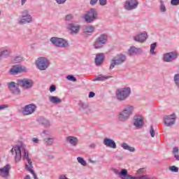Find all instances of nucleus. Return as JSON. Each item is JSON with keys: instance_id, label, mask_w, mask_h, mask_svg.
Wrapping results in <instances>:
<instances>
[{"instance_id": "29", "label": "nucleus", "mask_w": 179, "mask_h": 179, "mask_svg": "<svg viewBox=\"0 0 179 179\" xmlns=\"http://www.w3.org/2000/svg\"><path fill=\"white\" fill-rule=\"evenodd\" d=\"M113 78L111 76H103V75H99V76H96L94 80H92L93 82H104V80H107V79H110Z\"/></svg>"}, {"instance_id": "48", "label": "nucleus", "mask_w": 179, "mask_h": 179, "mask_svg": "<svg viewBox=\"0 0 179 179\" xmlns=\"http://www.w3.org/2000/svg\"><path fill=\"white\" fill-rule=\"evenodd\" d=\"M99 2L101 6H105V5H107V0H99Z\"/></svg>"}, {"instance_id": "56", "label": "nucleus", "mask_w": 179, "mask_h": 179, "mask_svg": "<svg viewBox=\"0 0 179 179\" xmlns=\"http://www.w3.org/2000/svg\"><path fill=\"white\" fill-rule=\"evenodd\" d=\"M32 142H34V143H38V142H40V140L37 138H33Z\"/></svg>"}, {"instance_id": "2", "label": "nucleus", "mask_w": 179, "mask_h": 179, "mask_svg": "<svg viewBox=\"0 0 179 179\" xmlns=\"http://www.w3.org/2000/svg\"><path fill=\"white\" fill-rule=\"evenodd\" d=\"M115 94L117 100L119 101H125L131 95V88L129 87L119 88L116 90Z\"/></svg>"}, {"instance_id": "38", "label": "nucleus", "mask_w": 179, "mask_h": 179, "mask_svg": "<svg viewBox=\"0 0 179 179\" xmlns=\"http://www.w3.org/2000/svg\"><path fill=\"white\" fill-rule=\"evenodd\" d=\"M173 82H174L176 87H178V89H179V73H176L174 75Z\"/></svg>"}, {"instance_id": "43", "label": "nucleus", "mask_w": 179, "mask_h": 179, "mask_svg": "<svg viewBox=\"0 0 179 179\" xmlns=\"http://www.w3.org/2000/svg\"><path fill=\"white\" fill-rule=\"evenodd\" d=\"M72 19H73V15L72 14L66 15L65 17V20L66 22V24L69 23L68 22H70V20H72Z\"/></svg>"}, {"instance_id": "45", "label": "nucleus", "mask_w": 179, "mask_h": 179, "mask_svg": "<svg viewBox=\"0 0 179 179\" xmlns=\"http://www.w3.org/2000/svg\"><path fill=\"white\" fill-rule=\"evenodd\" d=\"M66 79H68V80H71V82H76V80H77L76 78H75L72 75L67 76Z\"/></svg>"}, {"instance_id": "63", "label": "nucleus", "mask_w": 179, "mask_h": 179, "mask_svg": "<svg viewBox=\"0 0 179 179\" xmlns=\"http://www.w3.org/2000/svg\"><path fill=\"white\" fill-rule=\"evenodd\" d=\"M0 93H1V91H0Z\"/></svg>"}, {"instance_id": "46", "label": "nucleus", "mask_w": 179, "mask_h": 179, "mask_svg": "<svg viewBox=\"0 0 179 179\" xmlns=\"http://www.w3.org/2000/svg\"><path fill=\"white\" fill-rule=\"evenodd\" d=\"M171 5H172L173 6H177L178 5H179V0H171Z\"/></svg>"}, {"instance_id": "57", "label": "nucleus", "mask_w": 179, "mask_h": 179, "mask_svg": "<svg viewBox=\"0 0 179 179\" xmlns=\"http://www.w3.org/2000/svg\"><path fill=\"white\" fill-rule=\"evenodd\" d=\"M90 148L91 149H95V148H96V144L92 143V144L90 145Z\"/></svg>"}, {"instance_id": "52", "label": "nucleus", "mask_w": 179, "mask_h": 179, "mask_svg": "<svg viewBox=\"0 0 179 179\" xmlns=\"http://www.w3.org/2000/svg\"><path fill=\"white\" fill-rule=\"evenodd\" d=\"M9 106L8 104L0 105V110H5V108H8Z\"/></svg>"}, {"instance_id": "32", "label": "nucleus", "mask_w": 179, "mask_h": 179, "mask_svg": "<svg viewBox=\"0 0 179 179\" xmlns=\"http://www.w3.org/2000/svg\"><path fill=\"white\" fill-rule=\"evenodd\" d=\"M43 143L45 146H51L54 143V137L45 138L43 139Z\"/></svg>"}, {"instance_id": "49", "label": "nucleus", "mask_w": 179, "mask_h": 179, "mask_svg": "<svg viewBox=\"0 0 179 179\" xmlns=\"http://www.w3.org/2000/svg\"><path fill=\"white\" fill-rule=\"evenodd\" d=\"M15 62H22L23 61V57H20V56H17L15 58Z\"/></svg>"}, {"instance_id": "26", "label": "nucleus", "mask_w": 179, "mask_h": 179, "mask_svg": "<svg viewBox=\"0 0 179 179\" xmlns=\"http://www.w3.org/2000/svg\"><path fill=\"white\" fill-rule=\"evenodd\" d=\"M129 55H136L138 54H142L143 51L142 49L141 48H138L135 46H131L129 49Z\"/></svg>"}, {"instance_id": "33", "label": "nucleus", "mask_w": 179, "mask_h": 179, "mask_svg": "<svg viewBox=\"0 0 179 179\" xmlns=\"http://www.w3.org/2000/svg\"><path fill=\"white\" fill-rule=\"evenodd\" d=\"M121 147L124 149V150H129V152H135V148L130 146L127 143H122Z\"/></svg>"}, {"instance_id": "15", "label": "nucleus", "mask_w": 179, "mask_h": 179, "mask_svg": "<svg viewBox=\"0 0 179 179\" xmlns=\"http://www.w3.org/2000/svg\"><path fill=\"white\" fill-rule=\"evenodd\" d=\"M11 153L15 154V163H19L22 160V148L19 145H15L11 150Z\"/></svg>"}, {"instance_id": "4", "label": "nucleus", "mask_w": 179, "mask_h": 179, "mask_svg": "<svg viewBox=\"0 0 179 179\" xmlns=\"http://www.w3.org/2000/svg\"><path fill=\"white\" fill-rule=\"evenodd\" d=\"M22 157L24 160H27L28 163V164H25L26 170L29 171V173L33 175L34 179H38L37 178V175L36 174V173H34V171L32 170L33 162H31V159H30V157H29V152L27 151V150L26 149L24 150V155H22Z\"/></svg>"}, {"instance_id": "1", "label": "nucleus", "mask_w": 179, "mask_h": 179, "mask_svg": "<svg viewBox=\"0 0 179 179\" xmlns=\"http://www.w3.org/2000/svg\"><path fill=\"white\" fill-rule=\"evenodd\" d=\"M108 43V35L105 33L101 34L93 43V47L95 50H100Z\"/></svg>"}, {"instance_id": "60", "label": "nucleus", "mask_w": 179, "mask_h": 179, "mask_svg": "<svg viewBox=\"0 0 179 179\" xmlns=\"http://www.w3.org/2000/svg\"><path fill=\"white\" fill-rule=\"evenodd\" d=\"M43 132V134H45L47 132V131L44 130Z\"/></svg>"}, {"instance_id": "39", "label": "nucleus", "mask_w": 179, "mask_h": 179, "mask_svg": "<svg viewBox=\"0 0 179 179\" xmlns=\"http://www.w3.org/2000/svg\"><path fill=\"white\" fill-rule=\"evenodd\" d=\"M77 160H78V162L80 163V164H81V166H87V162H86V161L84 160L83 158L78 157H77Z\"/></svg>"}, {"instance_id": "55", "label": "nucleus", "mask_w": 179, "mask_h": 179, "mask_svg": "<svg viewBox=\"0 0 179 179\" xmlns=\"http://www.w3.org/2000/svg\"><path fill=\"white\" fill-rule=\"evenodd\" d=\"M94 96H96V94L94 92H90V94H89L88 97L90 99H92V97H94Z\"/></svg>"}, {"instance_id": "54", "label": "nucleus", "mask_w": 179, "mask_h": 179, "mask_svg": "<svg viewBox=\"0 0 179 179\" xmlns=\"http://www.w3.org/2000/svg\"><path fill=\"white\" fill-rule=\"evenodd\" d=\"M143 171H145V169H140L137 171V174L138 176L141 174H143Z\"/></svg>"}, {"instance_id": "21", "label": "nucleus", "mask_w": 179, "mask_h": 179, "mask_svg": "<svg viewBox=\"0 0 179 179\" xmlns=\"http://www.w3.org/2000/svg\"><path fill=\"white\" fill-rule=\"evenodd\" d=\"M103 143L106 148H110L111 149H117V143L111 138H105Z\"/></svg>"}, {"instance_id": "50", "label": "nucleus", "mask_w": 179, "mask_h": 179, "mask_svg": "<svg viewBox=\"0 0 179 179\" xmlns=\"http://www.w3.org/2000/svg\"><path fill=\"white\" fill-rule=\"evenodd\" d=\"M50 93L55 92L57 90V87L55 85H51L49 89Z\"/></svg>"}, {"instance_id": "34", "label": "nucleus", "mask_w": 179, "mask_h": 179, "mask_svg": "<svg viewBox=\"0 0 179 179\" xmlns=\"http://www.w3.org/2000/svg\"><path fill=\"white\" fill-rule=\"evenodd\" d=\"M26 16H28V20H30V11L27 9H24L21 12V17L22 19H24L26 17Z\"/></svg>"}, {"instance_id": "44", "label": "nucleus", "mask_w": 179, "mask_h": 179, "mask_svg": "<svg viewBox=\"0 0 179 179\" xmlns=\"http://www.w3.org/2000/svg\"><path fill=\"white\" fill-rule=\"evenodd\" d=\"M169 170L173 173H178V167L176 166H171L169 167Z\"/></svg>"}, {"instance_id": "18", "label": "nucleus", "mask_w": 179, "mask_h": 179, "mask_svg": "<svg viewBox=\"0 0 179 179\" xmlns=\"http://www.w3.org/2000/svg\"><path fill=\"white\" fill-rule=\"evenodd\" d=\"M133 40L137 43H145L148 40V33L146 31L138 33L133 37Z\"/></svg>"}, {"instance_id": "22", "label": "nucleus", "mask_w": 179, "mask_h": 179, "mask_svg": "<svg viewBox=\"0 0 179 179\" xmlns=\"http://www.w3.org/2000/svg\"><path fill=\"white\" fill-rule=\"evenodd\" d=\"M106 58V55L104 53H98L96 55L94 62L96 66H100V65L103 64L104 62V59Z\"/></svg>"}, {"instance_id": "30", "label": "nucleus", "mask_w": 179, "mask_h": 179, "mask_svg": "<svg viewBox=\"0 0 179 179\" xmlns=\"http://www.w3.org/2000/svg\"><path fill=\"white\" fill-rule=\"evenodd\" d=\"M49 101L52 104H61L62 103V99L58 98V96H50Z\"/></svg>"}, {"instance_id": "47", "label": "nucleus", "mask_w": 179, "mask_h": 179, "mask_svg": "<svg viewBox=\"0 0 179 179\" xmlns=\"http://www.w3.org/2000/svg\"><path fill=\"white\" fill-rule=\"evenodd\" d=\"M137 179H154L153 178H149L146 175H141L138 176Z\"/></svg>"}, {"instance_id": "6", "label": "nucleus", "mask_w": 179, "mask_h": 179, "mask_svg": "<svg viewBox=\"0 0 179 179\" xmlns=\"http://www.w3.org/2000/svg\"><path fill=\"white\" fill-rule=\"evenodd\" d=\"M50 42L52 44H53V45H55V47H59V48H66V47L69 45L68 42L62 38L52 37L50 38Z\"/></svg>"}, {"instance_id": "20", "label": "nucleus", "mask_w": 179, "mask_h": 179, "mask_svg": "<svg viewBox=\"0 0 179 179\" xmlns=\"http://www.w3.org/2000/svg\"><path fill=\"white\" fill-rule=\"evenodd\" d=\"M21 72H26V67L21 65L13 66L10 70V75H17V73H21Z\"/></svg>"}, {"instance_id": "19", "label": "nucleus", "mask_w": 179, "mask_h": 179, "mask_svg": "<svg viewBox=\"0 0 179 179\" xmlns=\"http://www.w3.org/2000/svg\"><path fill=\"white\" fill-rule=\"evenodd\" d=\"M10 169H12V166H10V164H6L2 168H0V177L2 178H8L10 176L9 171H10Z\"/></svg>"}, {"instance_id": "13", "label": "nucleus", "mask_w": 179, "mask_h": 179, "mask_svg": "<svg viewBox=\"0 0 179 179\" xmlns=\"http://www.w3.org/2000/svg\"><path fill=\"white\" fill-rule=\"evenodd\" d=\"M19 86L20 85H19L18 83L16 84V83L13 81H11L8 83V87L10 93H12L13 94H16V95L20 94L21 91H20V88H19Z\"/></svg>"}, {"instance_id": "17", "label": "nucleus", "mask_w": 179, "mask_h": 179, "mask_svg": "<svg viewBox=\"0 0 179 179\" xmlns=\"http://www.w3.org/2000/svg\"><path fill=\"white\" fill-rule=\"evenodd\" d=\"M144 124L145 121H143L142 116L136 115L134 117V126L136 128V129H141V128H143Z\"/></svg>"}, {"instance_id": "5", "label": "nucleus", "mask_w": 179, "mask_h": 179, "mask_svg": "<svg viewBox=\"0 0 179 179\" xmlns=\"http://www.w3.org/2000/svg\"><path fill=\"white\" fill-rule=\"evenodd\" d=\"M17 83L20 85V87L24 89V90H29L34 86V81L29 78H22L17 80Z\"/></svg>"}, {"instance_id": "28", "label": "nucleus", "mask_w": 179, "mask_h": 179, "mask_svg": "<svg viewBox=\"0 0 179 179\" xmlns=\"http://www.w3.org/2000/svg\"><path fill=\"white\" fill-rule=\"evenodd\" d=\"M94 30H96V28L93 25L85 26L83 28V33L85 34H92L94 33Z\"/></svg>"}, {"instance_id": "35", "label": "nucleus", "mask_w": 179, "mask_h": 179, "mask_svg": "<svg viewBox=\"0 0 179 179\" xmlns=\"http://www.w3.org/2000/svg\"><path fill=\"white\" fill-rule=\"evenodd\" d=\"M156 47H157V43H154L150 45V54L151 55H156L157 52L155 51Z\"/></svg>"}, {"instance_id": "3", "label": "nucleus", "mask_w": 179, "mask_h": 179, "mask_svg": "<svg viewBox=\"0 0 179 179\" xmlns=\"http://www.w3.org/2000/svg\"><path fill=\"white\" fill-rule=\"evenodd\" d=\"M127 61V55L120 53L115 55L110 62V71L114 69L115 66L122 65Z\"/></svg>"}, {"instance_id": "12", "label": "nucleus", "mask_w": 179, "mask_h": 179, "mask_svg": "<svg viewBox=\"0 0 179 179\" xmlns=\"http://www.w3.org/2000/svg\"><path fill=\"white\" fill-rule=\"evenodd\" d=\"M176 120H177V116L175 113L164 117V122L166 127H173L176 124Z\"/></svg>"}, {"instance_id": "25", "label": "nucleus", "mask_w": 179, "mask_h": 179, "mask_svg": "<svg viewBox=\"0 0 179 179\" xmlns=\"http://www.w3.org/2000/svg\"><path fill=\"white\" fill-rule=\"evenodd\" d=\"M131 116H129L128 114L125 113L124 112H123V110L120 111L119 113V114L117 115V119L119 120V121H120L121 122H125L127 120H129V117Z\"/></svg>"}, {"instance_id": "14", "label": "nucleus", "mask_w": 179, "mask_h": 179, "mask_svg": "<svg viewBox=\"0 0 179 179\" xmlns=\"http://www.w3.org/2000/svg\"><path fill=\"white\" fill-rule=\"evenodd\" d=\"M68 29L71 31V34H78L80 30V25L76 22L73 21L70 23L66 22Z\"/></svg>"}, {"instance_id": "37", "label": "nucleus", "mask_w": 179, "mask_h": 179, "mask_svg": "<svg viewBox=\"0 0 179 179\" xmlns=\"http://www.w3.org/2000/svg\"><path fill=\"white\" fill-rule=\"evenodd\" d=\"M178 147H174L172 151V153L176 160L179 162V155H178Z\"/></svg>"}, {"instance_id": "40", "label": "nucleus", "mask_w": 179, "mask_h": 179, "mask_svg": "<svg viewBox=\"0 0 179 179\" xmlns=\"http://www.w3.org/2000/svg\"><path fill=\"white\" fill-rule=\"evenodd\" d=\"M78 106H79V107H80V108H82V110H86V108H87L89 107V104H87L86 103H83L82 101H80L78 103Z\"/></svg>"}, {"instance_id": "51", "label": "nucleus", "mask_w": 179, "mask_h": 179, "mask_svg": "<svg viewBox=\"0 0 179 179\" xmlns=\"http://www.w3.org/2000/svg\"><path fill=\"white\" fill-rule=\"evenodd\" d=\"M57 3L59 5H63V3H65L66 2V0H55Z\"/></svg>"}, {"instance_id": "41", "label": "nucleus", "mask_w": 179, "mask_h": 179, "mask_svg": "<svg viewBox=\"0 0 179 179\" xmlns=\"http://www.w3.org/2000/svg\"><path fill=\"white\" fill-rule=\"evenodd\" d=\"M0 55H1V58H6V57L9 55V51L8 50H4L1 52Z\"/></svg>"}, {"instance_id": "36", "label": "nucleus", "mask_w": 179, "mask_h": 179, "mask_svg": "<svg viewBox=\"0 0 179 179\" xmlns=\"http://www.w3.org/2000/svg\"><path fill=\"white\" fill-rule=\"evenodd\" d=\"M159 10L162 13H164L167 11V8H166V5H164L163 0H160Z\"/></svg>"}, {"instance_id": "31", "label": "nucleus", "mask_w": 179, "mask_h": 179, "mask_svg": "<svg viewBox=\"0 0 179 179\" xmlns=\"http://www.w3.org/2000/svg\"><path fill=\"white\" fill-rule=\"evenodd\" d=\"M29 19V16H26L24 18H22L19 22V24H26V23H31L33 22V17L30 15V18Z\"/></svg>"}, {"instance_id": "11", "label": "nucleus", "mask_w": 179, "mask_h": 179, "mask_svg": "<svg viewBox=\"0 0 179 179\" xmlns=\"http://www.w3.org/2000/svg\"><path fill=\"white\" fill-rule=\"evenodd\" d=\"M37 106L33 103L28 104L22 108V113L23 115H31L36 112Z\"/></svg>"}, {"instance_id": "61", "label": "nucleus", "mask_w": 179, "mask_h": 179, "mask_svg": "<svg viewBox=\"0 0 179 179\" xmlns=\"http://www.w3.org/2000/svg\"><path fill=\"white\" fill-rule=\"evenodd\" d=\"M1 86H2V84H1V83H0V87H1Z\"/></svg>"}, {"instance_id": "59", "label": "nucleus", "mask_w": 179, "mask_h": 179, "mask_svg": "<svg viewBox=\"0 0 179 179\" xmlns=\"http://www.w3.org/2000/svg\"><path fill=\"white\" fill-rule=\"evenodd\" d=\"M24 179H31V178H30V175H27L25 176Z\"/></svg>"}, {"instance_id": "53", "label": "nucleus", "mask_w": 179, "mask_h": 179, "mask_svg": "<svg viewBox=\"0 0 179 179\" xmlns=\"http://www.w3.org/2000/svg\"><path fill=\"white\" fill-rule=\"evenodd\" d=\"M99 2V0H90V5L94 6Z\"/></svg>"}, {"instance_id": "23", "label": "nucleus", "mask_w": 179, "mask_h": 179, "mask_svg": "<svg viewBox=\"0 0 179 179\" xmlns=\"http://www.w3.org/2000/svg\"><path fill=\"white\" fill-rule=\"evenodd\" d=\"M66 142L71 145V146H78L79 143V139L75 136H67L66 137Z\"/></svg>"}, {"instance_id": "16", "label": "nucleus", "mask_w": 179, "mask_h": 179, "mask_svg": "<svg viewBox=\"0 0 179 179\" xmlns=\"http://www.w3.org/2000/svg\"><path fill=\"white\" fill-rule=\"evenodd\" d=\"M139 3L136 0H129L124 3V8L126 10H133V9H136L138 8Z\"/></svg>"}, {"instance_id": "7", "label": "nucleus", "mask_w": 179, "mask_h": 179, "mask_svg": "<svg viewBox=\"0 0 179 179\" xmlns=\"http://www.w3.org/2000/svg\"><path fill=\"white\" fill-rule=\"evenodd\" d=\"M98 15L99 13H97V10H96V8H91L85 15V20L87 22V23H93V22L97 19Z\"/></svg>"}, {"instance_id": "62", "label": "nucleus", "mask_w": 179, "mask_h": 179, "mask_svg": "<svg viewBox=\"0 0 179 179\" xmlns=\"http://www.w3.org/2000/svg\"><path fill=\"white\" fill-rule=\"evenodd\" d=\"M0 15H1V11H0Z\"/></svg>"}, {"instance_id": "27", "label": "nucleus", "mask_w": 179, "mask_h": 179, "mask_svg": "<svg viewBox=\"0 0 179 179\" xmlns=\"http://www.w3.org/2000/svg\"><path fill=\"white\" fill-rule=\"evenodd\" d=\"M37 121L39 124H41V125L45 127V128H50L51 127V123H50V121L43 117H39Z\"/></svg>"}, {"instance_id": "9", "label": "nucleus", "mask_w": 179, "mask_h": 179, "mask_svg": "<svg viewBox=\"0 0 179 179\" xmlns=\"http://www.w3.org/2000/svg\"><path fill=\"white\" fill-rule=\"evenodd\" d=\"M113 173H115V174H117V176H119V177L121 179H137L138 178V176L134 177L129 175L128 173V170H127L126 169H122L120 171L118 169H114Z\"/></svg>"}, {"instance_id": "42", "label": "nucleus", "mask_w": 179, "mask_h": 179, "mask_svg": "<svg viewBox=\"0 0 179 179\" xmlns=\"http://www.w3.org/2000/svg\"><path fill=\"white\" fill-rule=\"evenodd\" d=\"M150 134L152 138H155L156 136V131H155V129L153 128V125H151L150 129Z\"/></svg>"}, {"instance_id": "8", "label": "nucleus", "mask_w": 179, "mask_h": 179, "mask_svg": "<svg viewBox=\"0 0 179 179\" xmlns=\"http://www.w3.org/2000/svg\"><path fill=\"white\" fill-rule=\"evenodd\" d=\"M36 65L40 71H45L50 66V61L45 57H39L36 60Z\"/></svg>"}, {"instance_id": "58", "label": "nucleus", "mask_w": 179, "mask_h": 179, "mask_svg": "<svg viewBox=\"0 0 179 179\" xmlns=\"http://www.w3.org/2000/svg\"><path fill=\"white\" fill-rule=\"evenodd\" d=\"M27 0H21V5L23 6L26 3Z\"/></svg>"}, {"instance_id": "10", "label": "nucleus", "mask_w": 179, "mask_h": 179, "mask_svg": "<svg viewBox=\"0 0 179 179\" xmlns=\"http://www.w3.org/2000/svg\"><path fill=\"white\" fill-rule=\"evenodd\" d=\"M178 58V52L173 51L164 54L162 59L164 62H173V61H176Z\"/></svg>"}, {"instance_id": "24", "label": "nucleus", "mask_w": 179, "mask_h": 179, "mask_svg": "<svg viewBox=\"0 0 179 179\" xmlns=\"http://www.w3.org/2000/svg\"><path fill=\"white\" fill-rule=\"evenodd\" d=\"M134 110H135V107L134 106L127 104L124 106L122 111L127 113L129 117H131V115L134 114Z\"/></svg>"}]
</instances>
